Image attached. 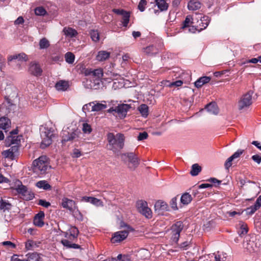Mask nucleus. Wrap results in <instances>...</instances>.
<instances>
[{"label": "nucleus", "instance_id": "obj_32", "mask_svg": "<svg viewBox=\"0 0 261 261\" xmlns=\"http://www.w3.org/2000/svg\"><path fill=\"white\" fill-rule=\"evenodd\" d=\"M206 109L208 112L215 115H217L219 112L217 106L215 103L208 104L206 107Z\"/></svg>", "mask_w": 261, "mask_h": 261}, {"label": "nucleus", "instance_id": "obj_30", "mask_svg": "<svg viewBox=\"0 0 261 261\" xmlns=\"http://www.w3.org/2000/svg\"><path fill=\"white\" fill-rule=\"evenodd\" d=\"M210 80L211 78L208 76L201 77L195 82V86L197 88H200L204 84L208 83Z\"/></svg>", "mask_w": 261, "mask_h": 261}, {"label": "nucleus", "instance_id": "obj_45", "mask_svg": "<svg viewBox=\"0 0 261 261\" xmlns=\"http://www.w3.org/2000/svg\"><path fill=\"white\" fill-rule=\"evenodd\" d=\"M201 25L200 24L202 27L200 29V30H198L199 32L200 31V30H202L203 29H205L208 25V23L210 22V20L208 19V17L207 16H204L202 17V19H201Z\"/></svg>", "mask_w": 261, "mask_h": 261}, {"label": "nucleus", "instance_id": "obj_63", "mask_svg": "<svg viewBox=\"0 0 261 261\" xmlns=\"http://www.w3.org/2000/svg\"><path fill=\"white\" fill-rule=\"evenodd\" d=\"M24 22V19L22 17L19 16L17 19L14 21V24L15 25H19L20 24H22Z\"/></svg>", "mask_w": 261, "mask_h": 261}, {"label": "nucleus", "instance_id": "obj_2", "mask_svg": "<svg viewBox=\"0 0 261 261\" xmlns=\"http://www.w3.org/2000/svg\"><path fill=\"white\" fill-rule=\"evenodd\" d=\"M84 73L86 76H90L94 80L93 82L91 80L87 81V83H90L89 84H87V88L94 89L98 88L100 85V80L103 74L102 69L101 68L96 69L88 68L85 70Z\"/></svg>", "mask_w": 261, "mask_h": 261}, {"label": "nucleus", "instance_id": "obj_38", "mask_svg": "<svg viewBox=\"0 0 261 261\" xmlns=\"http://www.w3.org/2000/svg\"><path fill=\"white\" fill-rule=\"evenodd\" d=\"M65 58L66 62L69 64H72L74 61L75 57L72 53L68 52L65 54Z\"/></svg>", "mask_w": 261, "mask_h": 261}, {"label": "nucleus", "instance_id": "obj_33", "mask_svg": "<svg viewBox=\"0 0 261 261\" xmlns=\"http://www.w3.org/2000/svg\"><path fill=\"white\" fill-rule=\"evenodd\" d=\"M61 243L64 247H66L67 248H74V249H78L80 248V246L71 243L68 240L63 239L61 241Z\"/></svg>", "mask_w": 261, "mask_h": 261}, {"label": "nucleus", "instance_id": "obj_21", "mask_svg": "<svg viewBox=\"0 0 261 261\" xmlns=\"http://www.w3.org/2000/svg\"><path fill=\"white\" fill-rule=\"evenodd\" d=\"M107 108V105L106 101H103L100 102L97 101H93V105L92 106V110L91 111L98 112L104 110Z\"/></svg>", "mask_w": 261, "mask_h": 261}, {"label": "nucleus", "instance_id": "obj_40", "mask_svg": "<svg viewBox=\"0 0 261 261\" xmlns=\"http://www.w3.org/2000/svg\"><path fill=\"white\" fill-rule=\"evenodd\" d=\"M122 23L123 27H126L129 21L130 14L128 12H125V13L122 16Z\"/></svg>", "mask_w": 261, "mask_h": 261}, {"label": "nucleus", "instance_id": "obj_15", "mask_svg": "<svg viewBox=\"0 0 261 261\" xmlns=\"http://www.w3.org/2000/svg\"><path fill=\"white\" fill-rule=\"evenodd\" d=\"M168 210V206L166 202L158 200L154 204V211L158 215H162L164 212Z\"/></svg>", "mask_w": 261, "mask_h": 261}, {"label": "nucleus", "instance_id": "obj_50", "mask_svg": "<svg viewBox=\"0 0 261 261\" xmlns=\"http://www.w3.org/2000/svg\"><path fill=\"white\" fill-rule=\"evenodd\" d=\"M257 210H258L254 205H253L247 208L245 211L247 215L253 214Z\"/></svg>", "mask_w": 261, "mask_h": 261}, {"label": "nucleus", "instance_id": "obj_61", "mask_svg": "<svg viewBox=\"0 0 261 261\" xmlns=\"http://www.w3.org/2000/svg\"><path fill=\"white\" fill-rule=\"evenodd\" d=\"M11 261H25L24 258H20L17 255H13L11 259Z\"/></svg>", "mask_w": 261, "mask_h": 261}, {"label": "nucleus", "instance_id": "obj_9", "mask_svg": "<svg viewBox=\"0 0 261 261\" xmlns=\"http://www.w3.org/2000/svg\"><path fill=\"white\" fill-rule=\"evenodd\" d=\"M80 131L77 128H72L69 130V128L64 129L62 132V142L70 141L75 140L79 137Z\"/></svg>", "mask_w": 261, "mask_h": 261}, {"label": "nucleus", "instance_id": "obj_58", "mask_svg": "<svg viewBox=\"0 0 261 261\" xmlns=\"http://www.w3.org/2000/svg\"><path fill=\"white\" fill-rule=\"evenodd\" d=\"M252 159L258 164H259L261 163V156L259 155H253L252 156Z\"/></svg>", "mask_w": 261, "mask_h": 261}, {"label": "nucleus", "instance_id": "obj_39", "mask_svg": "<svg viewBox=\"0 0 261 261\" xmlns=\"http://www.w3.org/2000/svg\"><path fill=\"white\" fill-rule=\"evenodd\" d=\"M248 231L247 224L242 223L240 224V229L239 230L238 233L240 236L246 234Z\"/></svg>", "mask_w": 261, "mask_h": 261}, {"label": "nucleus", "instance_id": "obj_7", "mask_svg": "<svg viewBox=\"0 0 261 261\" xmlns=\"http://www.w3.org/2000/svg\"><path fill=\"white\" fill-rule=\"evenodd\" d=\"M18 184L16 185V190L17 193L21 196V197L25 200H30L34 197V194L26 186L23 185L21 182L18 181Z\"/></svg>", "mask_w": 261, "mask_h": 261}, {"label": "nucleus", "instance_id": "obj_62", "mask_svg": "<svg viewBox=\"0 0 261 261\" xmlns=\"http://www.w3.org/2000/svg\"><path fill=\"white\" fill-rule=\"evenodd\" d=\"M34 242L32 240H28L25 243V248L27 250H31L33 246Z\"/></svg>", "mask_w": 261, "mask_h": 261}, {"label": "nucleus", "instance_id": "obj_4", "mask_svg": "<svg viewBox=\"0 0 261 261\" xmlns=\"http://www.w3.org/2000/svg\"><path fill=\"white\" fill-rule=\"evenodd\" d=\"M41 137L42 139L40 147L45 148L49 146L53 142V139L55 137V129L53 128L44 127L40 129Z\"/></svg>", "mask_w": 261, "mask_h": 261}, {"label": "nucleus", "instance_id": "obj_6", "mask_svg": "<svg viewBox=\"0 0 261 261\" xmlns=\"http://www.w3.org/2000/svg\"><path fill=\"white\" fill-rule=\"evenodd\" d=\"M48 159L45 155L39 157L33 162L34 171L38 174H44L49 166L48 163Z\"/></svg>", "mask_w": 261, "mask_h": 261}, {"label": "nucleus", "instance_id": "obj_53", "mask_svg": "<svg viewBox=\"0 0 261 261\" xmlns=\"http://www.w3.org/2000/svg\"><path fill=\"white\" fill-rule=\"evenodd\" d=\"M93 105V102L84 105L83 107V111L86 113V111H90L92 110V106Z\"/></svg>", "mask_w": 261, "mask_h": 261}, {"label": "nucleus", "instance_id": "obj_17", "mask_svg": "<svg viewBox=\"0 0 261 261\" xmlns=\"http://www.w3.org/2000/svg\"><path fill=\"white\" fill-rule=\"evenodd\" d=\"M18 150V147L16 145L12 146L8 150H5L2 152V154L6 158H9L12 160L14 158Z\"/></svg>", "mask_w": 261, "mask_h": 261}, {"label": "nucleus", "instance_id": "obj_3", "mask_svg": "<svg viewBox=\"0 0 261 261\" xmlns=\"http://www.w3.org/2000/svg\"><path fill=\"white\" fill-rule=\"evenodd\" d=\"M260 246L259 241L255 234L249 235L245 238L243 247L248 253L257 252L259 249Z\"/></svg>", "mask_w": 261, "mask_h": 261}, {"label": "nucleus", "instance_id": "obj_44", "mask_svg": "<svg viewBox=\"0 0 261 261\" xmlns=\"http://www.w3.org/2000/svg\"><path fill=\"white\" fill-rule=\"evenodd\" d=\"M144 52L149 55H153L156 54L157 49L153 46H149L144 49Z\"/></svg>", "mask_w": 261, "mask_h": 261}, {"label": "nucleus", "instance_id": "obj_42", "mask_svg": "<svg viewBox=\"0 0 261 261\" xmlns=\"http://www.w3.org/2000/svg\"><path fill=\"white\" fill-rule=\"evenodd\" d=\"M49 46V41L45 38H42L39 41V47L40 49H46Z\"/></svg>", "mask_w": 261, "mask_h": 261}, {"label": "nucleus", "instance_id": "obj_46", "mask_svg": "<svg viewBox=\"0 0 261 261\" xmlns=\"http://www.w3.org/2000/svg\"><path fill=\"white\" fill-rule=\"evenodd\" d=\"M192 19H193V18L191 16H190V15L187 16L183 23V26H182V28L185 29L186 28L189 27L190 24L193 23V22L192 21Z\"/></svg>", "mask_w": 261, "mask_h": 261}, {"label": "nucleus", "instance_id": "obj_5", "mask_svg": "<svg viewBox=\"0 0 261 261\" xmlns=\"http://www.w3.org/2000/svg\"><path fill=\"white\" fill-rule=\"evenodd\" d=\"M121 160L127 165L128 168L134 170L139 165V160L134 152H127L120 155Z\"/></svg>", "mask_w": 261, "mask_h": 261}, {"label": "nucleus", "instance_id": "obj_31", "mask_svg": "<svg viewBox=\"0 0 261 261\" xmlns=\"http://www.w3.org/2000/svg\"><path fill=\"white\" fill-rule=\"evenodd\" d=\"M192 200V196L188 193L183 194L180 198V202L184 205L188 204L191 202Z\"/></svg>", "mask_w": 261, "mask_h": 261}, {"label": "nucleus", "instance_id": "obj_25", "mask_svg": "<svg viewBox=\"0 0 261 261\" xmlns=\"http://www.w3.org/2000/svg\"><path fill=\"white\" fill-rule=\"evenodd\" d=\"M69 85L68 81L60 80L57 82L55 88L58 91H64L67 90Z\"/></svg>", "mask_w": 261, "mask_h": 261}, {"label": "nucleus", "instance_id": "obj_49", "mask_svg": "<svg viewBox=\"0 0 261 261\" xmlns=\"http://www.w3.org/2000/svg\"><path fill=\"white\" fill-rule=\"evenodd\" d=\"M147 5V2L146 0H140L138 8L141 12H143L145 9V7Z\"/></svg>", "mask_w": 261, "mask_h": 261}, {"label": "nucleus", "instance_id": "obj_22", "mask_svg": "<svg viewBox=\"0 0 261 261\" xmlns=\"http://www.w3.org/2000/svg\"><path fill=\"white\" fill-rule=\"evenodd\" d=\"M82 200L87 202H90L96 206H102V202L96 198L92 197L84 196L82 197Z\"/></svg>", "mask_w": 261, "mask_h": 261}, {"label": "nucleus", "instance_id": "obj_37", "mask_svg": "<svg viewBox=\"0 0 261 261\" xmlns=\"http://www.w3.org/2000/svg\"><path fill=\"white\" fill-rule=\"evenodd\" d=\"M138 110L142 116L146 117L148 114V107L146 105L142 104L139 108Z\"/></svg>", "mask_w": 261, "mask_h": 261}, {"label": "nucleus", "instance_id": "obj_60", "mask_svg": "<svg viewBox=\"0 0 261 261\" xmlns=\"http://www.w3.org/2000/svg\"><path fill=\"white\" fill-rule=\"evenodd\" d=\"M113 12L118 15L122 16L126 11L122 9H114Z\"/></svg>", "mask_w": 261, "mask_h": 261}, {"label": "nucleus", "instance_id": "obj_23", "mask_svg": "<svg viewBox=\"0 0 261 261\" xmlns=\"http://www.w3.org/2000/svg\"><path fill=\"white\" fill-rule=\"evenodd\" d=\"M110 57V53L106 50H100L97 53L96 60L99 62H103L109 59Z\"/></svg>", "mask_w": 261, "mask_h": 261}, {"label": "nucleus", "instance_id": "obj_36", "mask_svg": "<svg viewBox=\"0 0 261 261\" xmlns=\"http://www.w3.org/2000/svg\"><path fill=\"white\" fill-rule=\"evenodd\" d=\"M201 170V167L198 164H193L192 166V169L190 171V173L193 176H196L199 174Z\"/></svg>", "mask_w": 261, "mask_h": 261}, {"label": "nucleus", "instance_id": "obj_27", "mask_svg": "<svg viewBox=\"0 0 261 261\" xmlns=\"http://www.w3.org/2000/svg\"><path fill=\"white\" fill-rule=\"evenodd\" d=\"M63 32L67 37L69 38L74 37L77 34V32L75 30L69 27H65L63 30Z\"/></svg>", "mask_w": 261, "mask_h": 261}, {"label": "nucleus", "instance_id": "obj_57", "mask_svg": "<svg viewBox=\"0 0 261 261\" xmlns=\"http://www.w3.org/2000/svg\"><path fill=\"white\" fill-rule=\"evenodd\" d=\"M4 246H7L10 248H14L15 247V245L10 241H5L2 243Z\"/></svg>", "mask_w": 261, "mask_h": 261}, {"label": "nucleus", "instance_id": "obj_18", "mask_svg": "<svg viewBox=\"0 0 261 261\" xmlns=\"http://www.w3.org/2000/svg\"><path fill=\"white\" fill-rule=\"evenodd\" d=\"M130 106L127 104H121L116 107L117 113L120 117H125Z\"/></svg>", "mask_w": 261, "mask_h": 261}, {"label": "nucleus", "instance_id": "obj_35", "mask_svg": "<svg viewBox=\"0 0 261 261\" xmlns=\"http://www.w3.org/2000/svg\"><path fill=\"white\" fill-rule=\"evenodd\" d=\"M36 186L40 189L44 190H49L51 189V186L45 180H41L36 183Z\"/></svg>", "mask_w": 261, "mask_h": 261}, {"label": "nucleus", "instance_id": "obj_55", "mask_svg": "<svg viewBox=\"0 0 261 261\" xmlns=\"http://www.w3.org/2000/svg\"><path fill=\"white\" fill-rule=\"evenodd\" d=\"M38 204L46 208L48 207L50 205V203L49 202L46 201L45 200L40 199L39 200Z\"/></svg>", "mask_w": 261, "mask_h": 261}, {"label": "nucleus", "instance_id": "obj_51", "mask_svg": "<svg viewBox=\"0 0 261 261\" xmlns=\"http://www.w3.org/2000/svg\"><path fill=\"white\" fill-rule=\"evenodd\" d=\"M148 137V134L146 132H143L142 133H140L137 139L138 141H142L145 139H146Z\"/></svg>", "mask_w": 261, "mask_h": 261}, {"label": "nucleus", "instance_id": "obj_29", "mask_svg": "<svg viewBox=\"0 0 261 261\" xmlns=\"http://www.w3.org/2000/svg\"><path fill=\"white\" fill-rule=\"evenodd\" d=\"M154 2L160 11L167 10L169 6L165 0H154Z\"/></svg>", "mask_w": 261, "mask_h": 261}, {"label": "nucleus", "instance_id": "obj_12", "mask_svg": "<svg viewBox=\"0 0 261 261\" xmlns=\"http://www.w3.org/2000/svg\"><path fill=\"white\" fill-rule=\"evenodd\" d=\"M133 230L130 227H127V230L116 232L114 233L111 241L112 243H118L125 240L128 236L129 231Z\"/></svg>", "mask_w": 261, "mask_h": 261}, {"label": "nucleus", "instance_id": "obj_1", "mask_svg": "<svg viewBox=\"0 0 261 261\" xmlns=\"http://www.w3.org/2000/svg\"><path fill=\"white\" fill-rule=\"evenodd\" d=\"M124 136L122 134L118 133L115 135L113 133H109L107 135L108 149L116 152L124 146Z\"/></svg>", "mask_w": 261, "mask_h": 261}, {"label": "nucleus", "instance_id": "obj_14", "mask_svg": "<svg viewBox=\"0 0 261 261\" xmlns=\"http://www.w3.org/2000/svg\"><path fill=\"white\" fill-rule=\"evenodd\" d=\"M61 205L63 208L67 209L70 212H73L77 208L75 202L66 197L62 198Z\"/></svg>", "mask_w": 261, "mask_h": 261}, {"label": "nucleus", "instance_id": "obj_8", "mask_svg": "<svg viewBox=\"0 0 261 261\" xmlns=\"http://www.w3.org/2000/svg\"><path fill=\"white\" fill-rule=\"evenodd\" d=\"M136 206L138 211L146 218L150 219L152 217V211L148 206L146 201L142 200H138L136 203Z\"/></svg>", "mask_w": 261, "mask_h": 261}, {"label": "nucleus", "instance_id": "obj_16", "mask_svg": "<svg viewBox=\"0 0 261 261\" xmlns=\"http://www.w3.org/2000/svg\"><path fill=\"white\" fill-rule=\"evenodd\" d=\"M79 231L75 226H70L67 231L64 232L65 238L70 240H73L77 238Z\"/></svg>", "mask_w": 261, "mask_h": 261}, {"label": "nucleus", "instance_id": "obj_59", "mask_svg": "<svg viewBox=\"0 0 261 261\" xmlns=\"http://www.w3.org/2000/svg\"><path fill=\"white\" fill-rule=\"evenodd\" d=\"M182 84H183L182 81H181L180 80H178V81H177L174 82H172V83H170L169 85V86L170 87H172V86L179 87V86H181Z\"/></svg>", "mask_w": 261, "mask_h": 261}, {"label": "nucleus", "instance_id": "obj_64", "mask_svg": "<svg viewBox=\"0 0 261 261\" xmlns=\"http://www.w3.org/2000/svg\"><path fill=\"white\" fill-rule=\"evenodd\" d=\"M254 205L257 209L261 206V195L258 197Z\"/></svg>", "mask_w": 261, "mask_h": 261}, {"label": "nucleus", "instance_id": "obj_13", "mask_svg": "<svg viewBox=\"0 0 261 261\" xmlns=\"http://www.w3.org/2000/svg\"><path fill=\"white\" fill-rule=\"evenodd\" d=\"M29 71L31 74L38 76L41 75L42 69L38 63L36 61H33L30 64Z\"/></svg>", "mask_w": 261, "mask_h": 261}, {"label": "nucleus", "instance_id": "obj_48", "mask_svg": "<svg viewBox=\"0 0 261 261\" xmlns=\"http://www.w3.org/2000/svg\"><path fill=\"white\" fill-rule=\"evenodd\" d=\"M35 13L36 15L43 16L45 14L46 11L43 7H39L35 9Z\"/></svg>", "mask_w": 261, "mask_h": 261}, {"label": "nucleus", "instance_id": "obj_52", "mask_svg": "<svg viewBox=\"0 0 261 261\" xmlns=\"http://www.w3.org/2000/svg\"><path fill=\"white\" fill-rule=\"evenodd\" d=\"M170 204L171 207L173 210H177V198L176 197L172 198L170 202Z\"/></svg>", "mask_w": 261, "mask_h": 261}, {"label": "nucleus", "instance_id": "obj_43", "mask_svg": "<svg viewBox=\"0 0 261 261\" xmlns=\"http://www.w3.org/2000/svg\"><path fill=\"white\" fill-rule=\"evenodd\" d=\"M90 34L93 41L97 42L99 40V34L97 30H92Z\"/></svg>", "mask_w": 261, "mask_h": 261}, {"label": "nucleus", "instance_id": "obj_47", "mask_svg": "<svg viewBox=\"0 0 261 261\" xmlns=\"http://www.w3.org/2000/svg\"><path fill=\"white\" fill-rule=\"evenodd\" d=\"M82 130L84 133L90 134L92 132V128L90 124L87 123L83 124Z\"/></svg>", "mask_w": 261, "mask_h": 261}, {"label": "nucleus", "instance_id": "obj_20", "mask_svg": "<svg viewBox=\"0 0 261 261\" xmlns=\"http://www.w3.org/2000/svg\"><path fill=\"white\" fill-rule=\"evenodd\" d=\"M16 60L19 61H27L28 58L27 55L23 53L10 56L8 58V62H11Z\"/></svg>", "mask_w": 261, "mask_h": 261}, {"label": "nucleus", "instance_id": "obj_10", "mask_svg": "<svg viewBox=\"0 0 261 261\" xmlns=\"http://www.w3.org/2000/svg\"><path fill=\"white\" fill-rule=\"evenodd\" d=\"M252 94L251 91H249L242 95L238 102V108L243 110L249 107L252 103Z\"/></svg>", "mask_w": 261, "mask_h": 261}, {"label": "nucleus", "instance_id": "obj_28", "mask_svg": "<svg viewBox=\"0 0 261 261\" xmlns=\"http://www.w3.org/2000/svg\"><path fill=\"white\" fill-rule=\"evenodd\" d=\"M11 122L10 119L6 117L0 118V128L6 129L10 127Z\"/></svg>", "mask_w": 261, "mask_h": 261}, {"label": "nucleus", "instance_id": "obj_34", "mask_svg": "<svg viewBox=\"0 0 261 261\" xmlns=\"http://www.w3.org/2000/svg\"><path fill=\"white\" fill-rule=\"evenodd\" d=\"M39 256L37 253H28L24 257L25 261H39Z\"/></svg>", "mask_w": 261, "mask_h": 261}, {"label": "nucleus", "instance_id": "obj_56", "mask_svg": "<svg viewBox=\"0 0 261 261\" xmlns=\"http://www.w3.org/2000/svg\"><path fill=\"white\" fill-rule=\"evenodd\" d=\"M244 152L243 150L239 149L235 152L232 155V158L234 159L239 158Z\"/></svg>", "mask_w": 261, "mask_h": 261}, {"label": "nucleus", "instance_id": "obj_54", "mask_svg": "<svg viewBox=\"0 0 261 261\" xmlns=\"http://www.w3.org/2000/svg\"><path fill=\"white\" fill-rule=\"evenodd\" d=\"M234 159L231 156L227 159L224 164L226 169H228V168L232 165V161Z\"/></svg>", "mask_w": 261, "mask_h": 261}, {"label": "nucleus", "instance_id": "obj_24", "mask_svg": "<svg viewBox=\"0 0 261 261\" xmlns=\"http://www.w3.org/2000/svg\"><path fill=\"white\" fill-rule=\"evenodd\" d=\"M201 3L197 0H191L188 4V8L190 11H196L201 7Z\"/></svg>", "mask_w": 261, "mask_h": 261}, {"label": "nucleus", "instance_id": "obj_26", "mask_svg": "<svg viewBox=\"0 0 261 261\" xmlns=\"http://www.w3.org/2000/svg\"><path fill=\"white\" fill-rule=\"evenodd\" d=\"M215 260L214 261H229L230 257L226 253L218 252L213 254Z\"/></svg>", "mask_w": 261, "mask_h": 261}, {"label": "nucleus", "instance_id": "obj_19", "mask_svg": "<svg viewBox=\"0 0 261 261\" xmlns=\"http://www.w3.org/2000/svg\"><path fill=\"white\" fill-rule=\"evenodd\" d=\"M44 218V212L41 211L39 213H38L35 216L34 218V224L35 226L38 227H42L44 223L43 222V219Z\"/></svg>", "mask_w": 261, "mask_h": 261}, {"label": "nucleus", "instance_id": "obj_41", "mask_svg": "<svg viewBox=\"0 0 261 261\" xmlns=\"http://www.w3.org/2000/svg\"><path fill=\"white\" fill-rule=\"evenodd\" d=\"M11 204L1 199L0 200V209L5 211L6 210H9L11 208Z\"/></svg>", "mask_w": 261, "mask_h": 261}, {"label": "nucleus", "instance_id": "obj_11", "mask_svg": "<svg viewBox=\"0 0 261 261\" xmlns=\"http://www.w3.org/2000/svg\"><path fill=\"white\" fill-rule=\"evenodd\" d=\"M184 227L183 224L181 221L177 222L172 227V237L171 240L172 244H176L178 241L180 233Z\"/></svg>", "mask_w": 261, "mask_h": 261}]
</instances>
